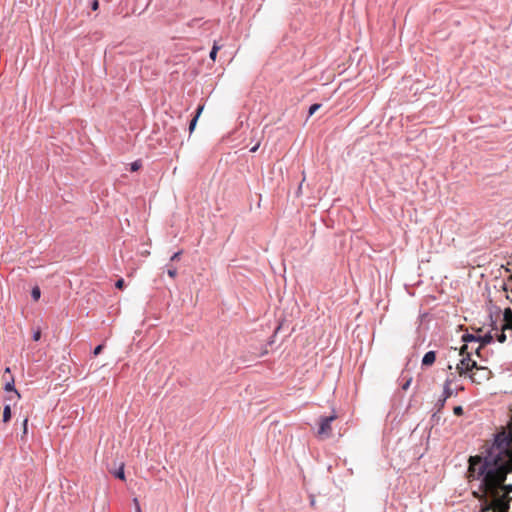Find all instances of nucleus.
<instances>
[{"label": "nucleus", "mask_w": 512, "mask_h": 512, "mask_svg": "<svg viewBox=\"0 0 512 512\" xmlns=\"http://www.w3.org/2000/svg\"><path fill=\"white\" fill-rule=\"evenodd\" d=\"M133 503H134V507H135V512H141L140 503L137 498L133 499Z\"/></svg>", "instance_id": "nucleus-24"}, {"label": "nucleus", "mask_w": 512, "mask_h": 512, "mask_svg": "<svg viewBox=\"0 0 512 512\" xmlns=\"http://www.w3.org/2000/svg\"><path fill=\"white\" fill-rule=\"evenodd\" d=\"M503 490L506 492V493H510L512 492V484H506L503 486Z\"/></svg>", "instance_id": "nucleus-26"}, {"label": "nucleus", "mask_w": 512, "mask_h": 512, "mask_svg": "<svg viewBox=\"0 0 512 512\" xmlns=\"http://www.w3.org/2000/svg\"><path fill=\"white\" fill-rule=\"evenodd\" d=\"M141 168V161L137 160L131 163L130 169L131 171L135 172Z\"/></svg>", "instance_id": "nucleus-18"}, {"label": "nucleus", "mask_w": 512, "mask_h": 512, "mask_svg": "<svg viewBox=\"0 0 512 512\" xmlns=\"http://www.w3.org/2000/svg\"><path fill=\"white\" fill-rule=\"evenodd\" d=\"M320 107H321V104H319V103L312 104L309 107V111H308L309 116H312Z\"/></svg>", "instance_id": "nucleus-17"}, {"label": "nucleus", "mask_w": 512, "mask_h": 512, "mask_svg": "<svg viewBox=\"0 0 512 512\" xmlns=\"http://www.w3.org/2000/svg\"><path fill=\"white\" fill-rule=\"evenodd\" d=\"M436 360V353L435 351H428L424 354L422 358V365L423 366H430L432 365Z\"/></svg>", "instance_id": "nucleus-6"}, {"label": "nucleus", "mask_w": 512, "mask_h": 512, "mask_svg": "<svg viewBox=\"0 0 512 512\" xmlns=\"http://www.w3.org/2000/svg\"><path fill=\"white\" fill-rule=\"evenodd\" d=\"M503 330H512V310L510 308L505 309L503 314Z\"/></svg>", "instance_id": "nucleus-5"}, {"label": "nucleus", "mask_w": 512, "mask_h": 512, "mask_svg": "<svg viewBox=\"0 0 512 512\" xmlns=\"http://www.w3.org/2000/svg\"><path fill=\"white\" fill-rule=\"evenodd\" d=\"M490 320H491V330L488 333H486L485 335L479 336V338H480L479 342L481 345L476 350L477 354H479V350L481 347L493 342L494 336L492 334V331H498V326H497L496 322L492 320V317H490Z\"/></svg>", "instance_id": "nucleus-4"}, {"label": "nucleus", "mask_w": 512, "mask_h": 512, "mask_svg": "<svg viewBox=\"0 0 512 512\" xmlns=\"http://www.w3.org/2000/svg\"><path fill=\"white\" fill-rule=\"evenodd\" d=\"M479 340H480L479 336H476L474 334L466 333V334L462 335V341L465 342V343H468V342H479Z\"/></svg>", "instance_id": "nucleus-11"}, {"label": "nucleus", "mask_w": 512, "mask_h": 512, "mask_svg": "<svg viewBox=\"0 0 512 512\" xmlns=\"http://www.w3.org/2000/svg\"><path fill=\"white\" fill-rule=\"evenodd\" d=\"M453 412L457 416H461L463 414V407L462 406H455L453 409Z\"/></svg>", "instance_id": "nucleus-19"}, {"label": "nucleus", "mask_w": 512, "mask_h": 512, "mask_svg": "<svg viewBox=\"0 0 512 512\" xmlns=\"http://www.w3.org/2000/svg\"><path fill=\"white\" fill-rule=\"evenodd\" d=\"M219 50V47L214 45L209 53V57L210 59H212L213 61H215L216 59V56H217V52Z\"/></svg>", "instance_id": "nucleus-16"}, {"label": "nucleus", "mask_w": 512, "mask_h": 512, "mask_svg": "<svg viewBox=\"0 0 512 512\" xmlns=\"http://www.w3.org/2000/svg\"><path fill=\"white\" fill-rule=\"evenodd\" d=\"M469 377H470V379H471L472 381H475V379H474L473 375H470Z\"/></svg>", "instance_id": "nucleus-33"}, {"label": "nucleus", "mask_w": 512, "mask_h": 512, "mask_svg": "<svg viewBox=\"0 0 512 512\" xmlns=\"http://www.w3.org/2000/svg\"><path fill=\"white\" fill-rule=\"evenodd\" d=\"M447 399L444 397H440L437 402L435 403V407L437 411L432 415V418H435L437 416V413L445 406Z\"/></svg>", "instance_id": "nucleus-10"}, {"label": "nucleus", "mask_w": 512, "mask_h": 512, "mask_svg": "<svg viewBox=\"0 0 512 512\" xmlns=\"http://www.w3.org/2000/svg\"><path fill=\"white\" fill-rule=\"evenodd\" d=\"M5 372H6V373H10V368H9V367H6V368H5Z\"/></svg>", "instance_id": "nucleus-32"}, {"label": "nucleus", "mask_w": 512, "mask_h": 512, "mask_svg": "<svg viewBox=\"0 0 512 512\" xmlns=\"http://www.w3.org/2000/svg\"><path fill=\"white\" fill-rule=\"evenodd\" d=\"M11 419L10 405H5L3 409V422H8Z\"/></svg>", "instance_id": "nucleus-12"}, {"label": "nucleus", "mask_w": 512, "mask_h": 512, "mask_svg": "<svg viewBox=\"0 0 512 512\" xmlns=\"http://www.w3.org/2000/svg\"><path fill=\"white\" fill-rule=\"evenodd\" d=\"M259 148V143H257L256 145H254L251 149H250V152H256Z\"/></svg>", "instance_id": "nucleus-31"}, {"label": "nucleus", "mask_w": 512, "mask_h": 512, "mask_svg": "<svg viewBox=\"0 0 512 512\" xmlns=\"http://www.w3.org/2000/svg\"><path fill=\"white\" fill-rule=\"evenodd\" d=\"M180 255H181V251L175 252V253L171 256L170 260H171V261L178 260V259H179V257H180Z\"/></svg>", "instance_id": "nucleus-25"}, {"label": "nucleus", "mask_w": 512, "mask_h": 512, "mask_svg": "<svg viewBox=\"0 0 512 512\" xmlns=\"http://www.w3.org/2000/svg\"><path fill=\"white\" fill-rule=\"evenodd\" d=\"M27 424H28V419L25 418L24 421H23V433L24 434L27 433Z\"/></svg>", "instance_id": "nucleus-28"}, {"label": "nucleus", "mask_w": 512, "mask_h": 512, "mask_svg": "<svg viewBox=\"0 0 512 512\" xmlns=\"http://www.w3.org/2000/svg\"><path fill=\"white\" fill-rule=\"evenodd\" d=\"M4 390L6 392H12L15 397L17 399H19L21 396H20V393L17 391V389L15 388V382H14V378H11L10 381L6 382L5 386H4Z\"/></svg>", "instance_id": "nucleus-7"}, {"label": "nucleus", "mask_w": 512, "mask_h": 512, "mask_svg": "<svg viewBox=\"0 0 512 512\" xmlns=\"http://www.w3.org/2000/svg\"><path fill=\"white\" fill-rule=\"evenodd\" d=\"M410 383H411V379L407 380L403 385H402V389L403 390H407L408 387L410 386Z\"/></svg>", "instance_id": "nucleus-29"}, {"label": "nucleus", "mask_w": 512, "mask_h": 512, "mask_svg": "<svg viewBox=\"0 0 512 512\" xmlns=\"http://www.w3.org/2000/svg\"><path fill=\"white\" fill-rule=\"evenodd\" d=\"M511 279H512V276H511Z\"/></svg>", "instance_id": "nucleus-34"}, {"label": "nucleus", "mask_w": 512, "mask_h": 512, "mask_svg": "<svg viewBox=\"0 0 512 512\" xmlns=\"http://www.w3.org/2000/svg\"><path fill=\"white\" fill-rule=\"evenodd\" d=\"M167 274L171 277V278H174L176 275H177V269L176 268H169L167 270Z\"/></svg>", "instance_id": "nucleus-22"}, {"label": "nucleus", "mask_w": 512, "mask_h": 512, "mask_svg": "<svg viewBox=\"0 0 512 512\" xmlns=\"http://www.w3.org/2000/svg\"><path fill=\"white\" fill-rule=\"evenodd\" d=\"M32 338H33L34 341L40 340V338H41V331L39 329L34 331Z\"/></svg>", "instance_id": "nucleus-23"}, {"label": "nucleus", "mask_w": 512, "mask_h": 512, "mask_svg": "<svg viewBox=\"0 0 512 512\" xmlns=\"http://www.w3.org/2000/svg\"><path fill=\"white\" fill-rule=\"evenodd\" d=\"M337 418V415L333 412L330 416H321L319 419L318 435L330 436L331 435V423Z\"/></svg>", "instance_id": "nucleus-2"}, {"label": "nucleus", "mask_w": 512, "mask_h": 512, "mask_svg": "<svg viewBox=\"0 0 512 512\" xmlns=\"http://www.w3.org/2000/svg\"><path fill=\"white\" fill-rule=\"evenodd\" d=\"M104 345L103 344H99L97 345L95 348H94V351H93V355L94 356H97L98 354L101 353L102 349H103Z\"/></svg>", "instance_id": "nucleus-20"}, {"label": "nucleus", "mask_w": 512, "mask_h": 512, "mask_svg": "<svg viewBox=\"0 0 512 512\" xmlns=\"http://www.w3.org/2000/svg\"><path fill=\"white\" fill-rule=\"evenodd\" d=\"M203 109H204L203 105L199 106L197 108L195 116L191 119L190 124H189V131H190V133H192L194 131V129L196 127V124H197V121H198V118H199L201 112L203 111Z\"/></svg>", "instance_id": "nucleus-8"}, {"label": "nucleus", "mask_w": 512, "mask_h": 512, "mask_svg": "<svg viewBox=\"0 0 512 512\" xmlns=\"http://www.w3.org/2000/svg\"><path fill=\"white\" fill-rule=\"evenodd\" d=\"M31 297L34 301H38L41 297V290L38 286H35L31 290Z\"/></svg>", "instance_id": "nucleus-13"}, {"label": "nucleus", "mask_w": 512, "mask_h": 512, "mask_svg": "<svg viewBox=\"0 0 512 512\" xmlns=\"http://www.w3.org/2000/svg\"><path fill=\"white\" fill-rule=\"evenodd\" d=\"M478 368L479 366L477 365V362L470 358L469 353H467L466 357H463L456 366V369L458 370L460 375H464L467 372Z\"/></svg>", "instance_id": "nucleus-3"}, {"label": "nucleus", "mask_w": 512, "mask_h": 512, "mask_svg": "<svg viewBox=\"0 0 512 512\" xmlns=\"http://www.w3.org/2000/svg\"><path fill=\"white\" fill-rule=\"evenodd\" d=\"M466 350H467V345H463L460 349V354L463 355L464 353H466Z\"/></svg>", "instance_id": "nucleus-30"}, {"label": "nucleus", "mask_w": 512, "mask_h": 512, "mask_svg": "<svg viewBox=\"0 0 512 512\" xmlns=\"http://www.w3.org/2000/svg\"><path fill=\"white\" fill-rule=\"evenodd\" d=\"M451 384H452V380L449 378L446 379L444 386H443L442 397L448 399L453 394V391L451 389Z\"/></svg>", "instance_id": "nucleus-9"}, {"label": "nucleus", "mask_w": 512, "mask_h": 512, "mask_svg": "<svg viewBox=\"0 0 512 512\" xmlns=\"http://www.w3.org/2000/svg\"><path fill=\"white\" fill-rule=\"evenodd\" d=\"M98 7H99V3H98V1H97V0H94V1L92 2V5H91L92 10H94V11H95V10H97V9H98Z\"/></svg>", "instance_id": "nucleus-27"}, {"label": "nucleus", "mask_w": 512, "mask_h": 512, "mask_svg": "<svg viewBox=\"0 0 512 512\" xmlns=\"http://www.w3.org/2000/svg\"><path fill=\"white\" fill-rule=\"evenodd\" d=\"M495 336H496L497 341L500 343H504L506 341L507 336L505 334V330H503V326H501V332L496 333Z\"/></svg>", "instance_id": "nucleus-14"}, {"label": "nucleus", "mask_w": 512, "mask_h": 512, "mask_svg": "<svg viewBox=\"0 0 512 512\" xmlns=\"http://www.w3.org/2000/svg\"><path fill=\"white\" fill-rule=\"evenodd\" d=\"M114 476L121 480H125L124 466L121 465L118 470L114 472Z\"/></svg>", "instance_id": "nucleus-15"}, {"label": "nucleus", "mask_w": 512, "mask_h": 512, "mask_svg": "<svg viewBox=\"0 0 512 512\" xmlns=\"http://www.w3.org/2000/svg\"><path fill=\"white\" fill-rule=\"evenodd\" d=\"M124 279L120 278L115 282V287L118 289H122L124 287Z\"/></svg>", "instance_id": "nucleus-21"}, {"label": "nucleus", "mask_w": 512, "mask_h": 512, "mask_svg": "<svg viewBox=\"0 0 512 512\" xmlns=\"http://www.w3.org/2000/svg\"><path fill=\"white\" fill-rule=\"evenodd\" d=\"M469 473L474 479L480 480L484 493L492 497L491 503L481 512H509L512 497L501 495L497 488L512 473V435L497 433L483 457L470 456Z\"/></svg>", "instance_id": "nucleus-1"}]
</instances>
